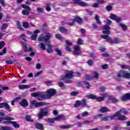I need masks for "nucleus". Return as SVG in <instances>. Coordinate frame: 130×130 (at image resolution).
<instances>
[{
	"label": "nucleus",
	"mask_w": 130,
	"mask_h": 130,
	"mask_svg": "<svg viewBox=\"0 0 130 130\" xmlns=\"http://www.w3.org/2000/svg\"><path fill=\"white\" fill-rule=\"evenodd\" d=\"M14 119L15 118H14L13 117H0V123H1L3 120H7L3 121V124L6 125H10V124H12V122L13 121L11 120H14Z\"/></svg>",
	"instance_id": "nucleus-1"
},
{
	"label": "nucleus",
	"mask_w": 130,
	"mask_h": 130,
	"mask_svg": "<svg viewBox=\"0 0 130 130\" xmlns=\"http://www.w3.org/2000/svg\"><path fill=\"white\" fill-rule=\"evenodd\" d=\"M47 94H42L41 92H34L31 93V96L32 97H41L43 99H49V89H48L47 91Z\"/></svg>",
	"instance_id": "nucleus-2"
},
{
	"label": "nucleus",
	"mask_w": 130,
	"mask_h": 130,
	"mask_svg": "<svg viewBox=\"0 0 130 130\" xmlns=\"http://www.w3.org/2000/svg\"><path fill=\"white\" fill-rule=\"evenodd\" d=\"M80 106H82L83 108L88 106V103L86 99H83L81 101L77 100L76 101L74 107H80Z\"/></svg>",
	"instance_id": "nucleus-3"
},
{
	"label": "nucleus",
	"mask_w": 130,
	"mask_h": 130,
	"mask_svg": "<svg viewBox=\"0 0 130 130\" xmlns=\"http://www.w3.org/2000/svg\"><path fill=\"white\" fill-rule=\"evenodd\" d=\"M66 75H63L61 77V80L62 81H66V80H70L71 79H72L74 78V72L73 71H70L69 70H67L66 71Z\"/></svg>",
	"instance_id": "nucleus-4"
},
{
	"label": "nucleus",
	"mask_w": 130,
	"mask_h": 130,
	"mask_svg": "<svg viewBox=\"0 0 130 130\" xmlns=\"http://www.w3.org/2000/svg\"><path fill=\"white\" fill-rule=\"evenodd\" d=\"M115 117H118V120H120V121H123L127 119V118L125 116H119L117 112H116L115 114L110 116V119L111 120H114Z\"/></svg>",
	"instance_id": "nucleus-5"
},
{
	"label": "nucleus",
	"mask_w": 130,
	"mask_h": 130,
	"mask_svg": "<svg viewBox=\"0 0 130 130\" xmlns=\"http://www.w3.org/2000/svg\"><path fill=\"white\" fill-rule=\"evenodd\" d=\"M87 98H88V99H92V100H97L99 102H102V101H104L105 100L104 97H98L97 96L93 94H89L87 95Z\"/></svg>",
	"instance_id": "nucleus-6"
},
{
	"label": "nucleus",
	"mask_w": 130,
	"mask_h": 130,
	"mask_svg": "<svg viewBox=\"0 0 130 130\" xmlns=\"http://www.w3.org/2000/svg\"><path fill=\"white\" fill-rule=\"evenodd\" d=\"M48 114V112L45 111V109H41L40 113L38 114L39 119H42L43 116H45Z\"/></svg>",
	"instance_id": "nucleus-7"
},
{
	"label": "nucleus",
	"mask_w": 130,
	"mask_h": 130,
	"mask_svg": "<svg viewBox=\"0 0 130 130\" xmlns=\"http://www.w3.org/2000/svg\"><path fill=\"white\" fill-rule=\"evenodd\" d=\"M30 104L31 105L34 106V107H40V106H43L44 105H45V103L44 102H41L37 103L36 101L35 100H33L32 101H31Z\"/></svg>",
	"instance_id": "nucleus-8"
},
{
	"label": "nucleus",
	"mask_w": 130,
	"mask_h": 130,
	"mask_svg": "<svg viewBox=\"0 0 130 130\" xmlns=\"http://www.w3.org/2000/svg\"><path fill=\"white\" fill-rule=\"evenodd\" d=\"M5 108V109L7 110L8 112H11V111H12V110H11V107H10V105H9V104H8V103H0V108Z\"/></svg>",
	"instance_id": "nucleus-9"
},
{
	"label": "nucleus",
	"mask_w": 130,
	"mask_h": 130,
	"mask_svg": "<svg viewBox=\"0 0 130 130\" xmlns=\"http://www.w3.org/2000/svg\"><path fill=\"white\" fill-rule=\"evenodd\" d=\"M73 4L79 5V6H81V7H88L89 6V4L81 2L80 0H73Z\"/></svg>",
	"instance_id": "nucleus-10"
},
{
	"label": "nucleus",
	"mask_w": 130,
	"mask_h": 130,
	"mask_svg": "<svg viewBox=\"0 0 130 130\" xmlns=\"http://www.w3.org/2000/svg\"><path fill=\"white\" fill-rule=\"evenodd\" d=\"M110 18L111 19V20H114L117 22V23H120V21H121V17H119L115 14H111Z\"/></svg>",
	"instance_id": "nucleus-11"
},
{
	"label": "nucleus",
	"mask_w": 130,
	"mask_h": 130,
	"mask_svg": "<svg viewBox=\"0 0 130 130\" xmlns=\"http://www.w3.org/2000/svg\"><path fill=\"white\" fill-rule=\"evenodd\" d=\"M39 41L42 42H47L49 40V33H48L47 35L44 37H39L38 38Z\"/></svg>",
	"instance_id": "nucleus-12"
},
{
	"label": "nucleus",
	"mask_w": 130,
	"mask_h": 130,
	"mask_svg": "<svg viewBox=\"0 0 130 130\" xmlns=\"http://www.w3.org/2000/svg\"><path fill=\"white\" fill-rule=\"evenodd\" d=\"M103 34H107V35H109L110 34V26L108 25H105L103 26Z\"/></svg>",
	"instance_id": "nucleus-13"
},
{
	"label": "nucleus",
	"mask_w": 130,
	"mask_h": 130,
	"mask_svg": "<svg viewBox=\"0 0 130 130\" xmlns=\"http://www.w3.org/2000/svg\"><path fill=\"white\" fill-rule=\"evenodd\" d=\"M74 51H73L74 54H76V55H80L82 51L79 46H75L74 47Z\"/></svg>",
	"instance_id": "nucleus-14"
},
{
	"label": "nucleus",
	"mask_w": 130,
	"mask_h": 130,
	"mask_svg": "<svg viewBox=\"0 0 130 130\" xmlns=\"http://www.w3.org/2000/svg\"><path fill=\"white\" fill-rule=\"evenodd\" d=\"M19 105L22 106V107L25 108L29 105V104L28 103V101L26 99H23L22 101L19 102Z\"/></svg>",
	"instance_id": "nucleus-15"
},
{
	"label": "nucleus",
	"mask_w": 130,
	"mask_h": 130,
	"mask_svg": "<svg viewBox=\"0 0 130 130\" xmlns=\"http://www.w3.org/2000/svg\"><path fill=\"white\" fill-rule=\"evenodd\" d=\"M117 113H118L119 116H124V115H126L127 113H128V112L127 111L125 110L124 108L121 109L119 111H117ZM121 113H123V115H121Z\"/></svg>",
	"instance_id": "nucleus-16"
},
{
	"label": "nucleus",
	"mask_w": 130,
	"mask_h": 130,
	"mask_svg": "<svg viewBox=\"0 0 130 130\" xmlns=\"http://www.w3.org/2000/svg\"><path fill=\"white\" fill-rule=\"evenodd\" d=\"M74 21L75 22H77V23H78V24H83L84 20H83V19H82V18L76 16L74 17Z\"/></svg>",
	"instance_id": "nucleus-17"
},
{
	"label": "nucleus",
	"mask_w": 130,
	"mask_h": 130,
	"mask_svg": "<svg viewBox=\"0 0 130 130\" xmlns=\"http://www.w3.org/2000/svg\"><path fill=\"white\" fill-rule=\"evenodd\" d=\"M57 91L56 90L53 88H50L49 89V99L52 97H53L55 94H56Z\"/></svg>",
	"instance_id": "nucleus-18"
},
{
	"label": "nucleus",
	"mask_w": 130,
	"mask_h": 130,
	"mask_svg": "<svg viewBox=\"0 0 130 130\" xmlns=\"http://www.w3.org/2000/svg\"><path fill=\"white\" fill-rule=\"evenodd\" d=\"M66 43L67 44V47H66V49L69 52H72V49L70 48V46H72V43L70 42L69 40L66 41Z\"/></svg>",
	"instance_id": "nucleus-19"
},
{
	"label": "nucleus",
	"mask_w": 130,
	"mask_h": 130,
	"mask_svg": "<svg viewBox=\"0 0 130 130\" xmlns=\"http://www.w3.org/2000/svg\"><path fill=\"white\" fill-rule=\"evenodd\" d=\"M130 93H127L125 94L124 95L121 96V101H127V100H129Z\"/></svg>",
	"instance_id": "nucleus-20"
},
{
	"label": "nucleus",
	"mask_w": 130,
	"mask_h": 130,
	"mask_svg": "<svg viewBox=\"0 0 130 130\" xmlns=\"http://www.w3.org/2000/svg\"><path fill=\"white\" fill-rule=\"evenodd\" d=\"M109 111H110V110L106 107H102L100 109V112H101V113H105Z\"/></svg>",
	"instance_id": "nucleus-21"
},
{
	"label": "nucleus",
	"mask_w": 130,
	"mask_h": 130,
	"mask_svg": "<svg viewBox=\"0 0 130 130\" xmlns=\"http://www.w3.org/2000/svg\"><path fill=\"white\" fill-rule=\"evenodd\" d=\"M109 100H111V101H112V103H113V104H116V103H117V102H119V101L116 98L111 95L109 96Z\"/></svg>",
	"instance_id": "nucleus-22"
},
{
	"label": "nucleus",
	"mask_w": 130,
	"mask_h": 130,
	"mask_svg": "<svg viewBox=\"0 0 130 130\" xmlns=\"http://www.w3.org/2000/svg\"><path fill=\"white\" fill-rule=\"evenodd\" d=\"M35 126L37 128V129L40 130H43L44 128V126L43 125V124L38 122L36 123V124H35Z\"/></svg>",
	"instance_id": "nucleus-23"
},
{
	"label": "nucleus",
	"mask_w": 130,
	"mask_h": 130,
	"mask_svg": "<svg viewBox=\"0 0 130 130\" xmlns=\"http://www.w3.org/2000/svg\"><path fill=\"white\" fill-rule=\"evenodd\" d=\"M59 31L63 34H67L69 32V29L64 28V27L60 26L59 28Z\"/></svg>",
	"instance_id": "nucleus-24"
},
{
	"label": "nucleus",
	"mask_w": 130,
	"mask_h": 130,
	"mask_svg": "<svg viewBox=\"0 0 130 130\" xmlns=\"http://www.w3.org/2000/svg\"><path fill=\"white\" fill-rule=\"evenodd\" d=\"M31 86H30L29 85H19L18 86L19 89L21 90H24V89H29V88H30Z\"/></svg>",
	"instance_id": "nucleus-25"
},
{
	"label": "nucleus",
	"mask_w": 130,
	"mask_h": 130,
	"mask_svg": "<svg viewBox=\"0 0 130 130\" xmlns=\"http://www.w3.org/2000/svg\"><path fill=\"white\" fill-rule=\"evenodd\" d=\"M71 127H73L72 125H60V128H61V129H68L69 128H71Z\"/></svg>",
	"instance_id": "nucleus-26"
},
{
	"label": "nucleus",
	"mask_w": 130,
	"mask_h": 130,
	"mask_svg": "<svg viewBox=\"0 0 130 130\" xmlns=\"http://www.w3.org/2000/svg\"><path fill=\"white\" fill-rule=\"evenodd\" d=\"M31 115H26L25 116V119L26 121H28L29 122H33L34 120L31 118Z\"/></svg>",
	"instance_id": "nucleus-27"
},
{
	"label": "nucleus",
	"mask_w": 130,
	"mask_h": 130,
	"mask_svg": "<svg viewBox=\"0 0 130 130\" xmlns=\"http://www.w3.org/2000/svg\"><path fill=\"white\" fill-rule=\"evenodd\" d=\"M16 25L18 29L21 30V31H24V28L22 27V25H21V22L19 21H16Z\"/></svg>",
	"instance_id": "nucleus-28"
},
{
	"label": "nucleus",
	"mask_w": 130,
	"mask_h": 130,
	"mask_svg": "<svg viewBox=\"0 0 130 130\" xmlns=\"http://www.w3.org/2000/svg\"><path fill=\"white\" fill-rule=\"evenodd\" d=\"M123 78L128 79H130V73L124 71V73H123Z\"/></svg>",
	"instance_id": "nucleus-29"
},
{
	"label": "nucleus",
	"mask_w": 130,
	"mask_h": 130,
	"mask_svg": "<svg viewBox=\"0 0 130 130\" xmlns=\"http://www.w3.org/2000/svg\"><path fill=\"white\" fill-rule=\"evenodd\" d=\"M22 14L23 16H28V15H30V10H23L22 11Z\"/></svg>",
	"instance_id": "nucleus-30"
},
{
	"label": "nucleus",
	"mask_w": 130,
	"mask_h": 130,
	"mask_svg": "<svg viewBox=\"0 0 130 130\" xmlns=\"http://www.w3.org/2000/svg\"><path fill=\"white\" fill-rule=\"evenodd\" d=\"M85 79L87 81H91V80H93L94 79V76H92L88 74H86L85 76Z\"/></svg>",
	"instance_id": "nucleus-31"
},
{
	"label": "nucleus",
	"mask_w": 130,
	"mask_h": 130,
	"mask_svg": "<svg viewBox=\"0 0 130 130\" xmlns=\"http://www.w3.org/2000/svg\"><path fill=\"white\" fill-rule=\"evenodd\" d=\"M95 20L97 24H98V25H102V22L100 21V18H99V16L95 15Z\"/></svg>",
	"instance_id": "nucleus-32"
},
{
	"label": "nucleus",
	"mask_w": 130,
	"mask_h": 130,
	"mask_svg": "<svg viewBox=\"0 0 130 130\" xmlns=\"http://www.w3.org/2000/svg\"><path fill=\"white\" fill-rule=\"evenodd\" d=\"M17 121H12L11 124H13V126H14V127H15V128H19L20 124L17 123Z\"/></svg>",
	"instance_id": "nucleus-33"
},
{
	"label": "nucleus",
	"mask_w": 130,
	"mask_h": 130,
	"mask_svg": "<svg viewBox=\"0 0 130 130\" xmlns=\"http://www.w3.org/2000/svg\"><path fill=\"white\" fill-rule=\"evenodd\" d=\"M120 42H121V41H120V39L118 38H116L113 40V44H118V43H120Z\"/></svg>",
	"instance_id": "nucleus-34"
},
{
	"label": "nucleus",
	"mask_w": 130,
	"mask_h": 130,
	"mask_svg": "<svg viewBox=\"0 0 130 130\" xmlns=\"http://www.w3.org/2000/svg\"><path fill=\"white\" fill-rule=\"evenodd\" d=\"M110 119V116H106L101 118L102 121H108Z\"/></svg>",
	"instance_id": "nucleus-35"
},
{
	"label": "nucleus",
	"mask_w": 130,
	"mask_h": 130,
	"mask_svg": "<svg viewBox=\"0 0 130 130\" xmlns=\"http://www.w3.org/2000/svg\"><path fill=\"white\" fill-rule=\"evenodd\" d=\"M63 117H64V115H58L55 118V120H56V121H58V120H60V119H62Z\"/></svg>",
	"instance_id": "nucleus-36"
},
{
	"label": "nucleus",
	"mask_w": 130,
	"mask_h": 130,
	"mask_svg": "<svg viewBox=\"0 0 130 130\" xmlns=\"http://www.w3.org/2000/svg\"><path fill=\"white\" fill-rule=\"evenodd\" d=\"M7 28H8V24L4 23L1 26V31L2 32H4V30H6V29H7Z\"/></svg>",
	"instance_id": "nucleus-37"
},
{
	"label": "nucleus",
	"mask_w": 130,
	"mask_h": 130,
	"mask_svg": "<svg viewBox=\"0 0 130 130\" xmlns=\"http://www.w3.org/2000/svg\"><path fill=\"white\" fill-rule=\"evenodd\" d=\"M21 8H22V9H25V10H28V11H31V9L30 8V7L25 4L21 5Z\"/></svg>",
	"instance_id": "nucleus-38"
},
{
	"label": "nucleus",
	"mask_w": 130,
	"mask_h": 130,
	"mask_svg": "<svg viewBox=\"0 0 130 130\" xmlns=\"http://www.w3.org/2000/svg\"><path fill=\"white\" fill-rule=\"evenodd\" d=\"M120 26L121 27L123 31H126L127 30V25L123 24H120Z\"/></svg>",
	"instance_id": "nucleus-39"
},
{
	"label": "nucleus",
	"mask_w": 130,
	"mask_h": 130,
	"mask_svg": "<svg viewBox=\"0 0 130 130\" xmlns=\"http://www.w3.org/2000/svg\"><path fill=\"white\" fill-rule=\"evenodd\" d=\"M12 130V128L10 126H2L1 128H0V130Z\"/></svg>",
	"instance_id": "nucleus-40"
},
{
	"label": "nucleus",
	"mask_w": 130,
	"mask_h": 130,
	"mask_svg": "<svg viewBox=\"0 0 130 130\" xmlns=\"http://www.w3.org/2000/svg\"><path fill=\"white\" fill-rule=\"evenodd\" d=\"M77 44L78 45H83L84 44V41L81 38H79L77 40Z\"/></svg>",
	"instance_id": "nucleus-41"
},
{
	"label": "nucleus",
	"mask_w": 130,
	"mask_h": 130,
	"mask_svg": "<svg viewBox=\"0 0 130 130\" xmlns=\"http://www.w3.org/2000/svg\"><path fill=\"white\" fill-rule=\"evenodd\" d=\"M55 38L58 39V40H62V39H63V38H62V37H61V36H60V34H55Z\"/></svg>",
	"instance_id": "nucleus-42"
},
{
	"label": "nucleus",
	"mask_w": 130,
	"mask_h": 130,
	"mask_svg": "<svg viewBox=\"0 0 130 130\" xmlns=\"http://www.w3.org/2000/svg\"><path fill=\"white\" fill-rule=\"evenodd\" d=\"M55 51H56V52H57V54L58 55H59V56H61V55H62L61 51H60V50L58 49V48L55 49Z\"/></svg>",
	"instance_id": "nucleus-43"
},
{
	"label": "nucleus",
	"mask_w": 130,
	"mask_h": 130,
	"mask_svg": "<svg viewBox=\"0 0 130 130\" xmlns=\"http://www.w3.org/2000/svg\"><path fill=\"white\" fill-rule=\"evenodd\" d=\"M84 85L86 86L87 89H89L91 87V85H90V83L87 81H83V82Z\"/></svg>",
	"instance_id": "nucleus-44"
},
{
	"label": "nucleus",
	"mask_w": 130,
	"mask_h": 130,
	"mask_svg": "<svg viewBox=\"0 0 130 130\" xmlns=\"http://www.w3.org/2000/svg\"><path fill=\"white\" fill-rule=\"evenodd\" d=\"M22 26L24 27V28H29V23H28L27 21H24L23 22Z\"/></svg>",
	"instance_id": "nucleus-45"
},
{
	"label": "nucleus",
	"mask_w": 130,
	"mask_h": 130,
	"mask_svg": "<svg viewBox=\"0 0 130 130\" xmlns=\"http://www.w3.org/2000/svg\"><path fill=\"white\" fill-rule=\"evenodd\" d=\"M37 36H38L37 34H34L31 35L30 37L31 40H34V41L36 40V39H37Z\"/></svg>",
	"instance_id": "nucleus-46"
},
{
	"label": "nucleus",
	"mask_w": 130,
	"mask_h": 130,
	"mask_svg": "<svg viewBox=\"0 0 130 130\" xmlns=\"http://www.w3.org/2000/svg\"><path fill=\"white\" fill-rule=\"evenodd\" d=\"M40 48L42 49L43 50H45L46 49V46H45V45L43 43H40Z\"/></svg>",
	"instance_id": "nucleus-47"
},
{
	"label": "nucleus",
	"mask_w": 130,
	"mask_h": 130,
	"mask_svg": "<svg viewBox=\"0 0 130 130\" xmlns=\"http://www.w3.org/2000/svg\"><path fill=\"white\" fill-rule=\"evenodd\" d=\"M5 45H6V43L4 41L0 42V49H2L5 47Z\"/></svg>",
	"instance_id": "nucleus-48"
},
{
	"label": "nucleus",
	"mask_w": 130,
	"mask_h": 130,
	"mask_svg": "<svg viewBox=\"0 0 130 130\" xmlns=\"http://www.w3.org/2000/svg\"><path fill=\"white\" fill-rule=\"evenodd\" d=\"M112 6L110 5H108L106 7V11H108V12H110V11H112Z\"/></svg>",
	"instance_id": "nucleus-49"
},
{
	"label": "nucleus",
	"mask_w": 130,
	"mask_h": 130,
	"mask_svg": "<svg viewBox=\"0 0 130 130\" xmlns=\"http://www.w3.org/2000/svg\"><path fill=\"white\" fill-rule=\"evenodd\" d=\"M106 41L107 42L111 43V44H113V40H112L111 38H109V37L106 39Z\"/></svg>",
	"instance_id": "nucleus-50"
},
{
	"label": "nucleus",
	"mask_w": 130,
	"mask_h": 130,
	"mask_svg": "<svg viewBox=\"0 0 130 130\" xmlns=\"http://www.w3.org/2000/svg\"><path fill=\"white\" fill-rule=\"evenodd\" d=\"M124 73V71H120L117 75V77L118 78H121V77H123V73Z\"/></svg>",
	"instance_id": "nucleus-51"
},
{
	"label": "nucleus",
	"mask_w": 130,
	"mask_h": 130,
	"mask_svg": "<svg viewBox=\"0 0 130 130\" xmlns=\"http://www.w3.org/2000/svg\"><path fill=\"white\" fill-rule=\"evenodd\" d=\"M38 13H41V14L44 13L43 8L39 7L37 9Z\"/></svg>",
	"instance_id": "nucleus-52"
},
{
	"label": "nucleus",
	"mask_w": 130,
	"mask_h": 130,
	"mask_svg": "<svg viewBox=\"0 0 130 130\" xmlns=\"http://www.w3.org/2000/svg\"><path fill=\"white\" fill-rule=\"evenodd\" d=\"M71 96H76V95H79V92L78 91H72L71 94Z\"/></svg>",
	"instance_id": "nucleus-53"
},
{
	"label": "nucleus",
	"mask_w": 130,
	"mask_h": 130,
	"mask_svg": "<svg viewBox=\"0 0 130 130\" xmlns=\"http://www.w3.org/2000/svg\"><path fill=\"white\" fill-rule=\"evenodd\" d=\"M94 74V76H93V78H95V79H99V74L98 73H97V72H94L93 73Z\"/></svg>",
	"instance_id": "nucleus-54"
},
{
	"label": "nucleus",
	"mask_w": 130,
	"mask_h": 130,
	"mask_svg": "<svg viewBox=\"0 0 130 130\" xmlns=\"http://www.w3.org/2000/svg\"><path fill=\"white\" fill-rule=\"evenodd\" d=\"M25 37H26V36L24 34H22L20 36V39H22V40H24V41H27V40L25 39Z\"/></svg>",
	"instance_id": "nucleus-55"
},
{
	"label": "nucleus",
	"mask_w": 130,
	"mask_h": 130,
	"mask_svg": "<svg viewBox=\"0 0 130 130\" xmlns=\"http://www.w3.org/2000/svg\"><path fill=\"white\" fill-rule=\"evenodd\" d=\"M75 20L74 19H72V22H69L68 23L69 26H70L71 27L73 26H75Z\"/></svg>",
	"instance_id": "nucleus-56"
},
{
	"label": "nucleus",
	"mask_w": 130,
	"mask_h": 130,
	"mask_svg": "<svg viewBox=\"0 0 130 130\" xmlns=\"http://www.w3.org/2000/svg\"><path fill=\"white\" fill-rule=\"evenodd\" d=\"M87 63H88V66H90V67L93 66V61H92V60L91 59H89L87 61Z\"/></svg>",
	"instance_id": "nucleus-57"
},
{
	"label": "nucleus",
	"mask_w": 130,
	"mask_h": 130,
	"mask_svg": "<svg viewBox=\"0 0 130 130\" xmlns=\"http://www.w3.org/2000/svg\"><path fill=\"white\" fill-rule=\"evenodd\" d=\"M5 63H7V64H13L14 61H11L10 60H7L5 61Z\"/></svg>",
	"instance_id": "nucleus-58"
},
{
	"label": "nucleus",
	"mask_w": 130,
	"mask_h": 130,
	"mask_svg": "<svg viewBox=\"0 0 130 130\" xmlns=\"http://www.w3.org/2000/svg\"><path fill=\"white\" fill-rule=\"evenodd\" d=\"M64 83H65V84H72V83H73V80L69 79L68 80L64 81Z\"/></svg>",
	"instance_id": "nucleus-59"
},
{
	"label": "nucleus",
	"mask_w": 130,
	"mask_h": 130,
	"mask_svg": "<svg viewBox=\"0 0 130 130\" xmlns=\"http://www.w3.org/2000/svg\"><path fill=\"white\" fill-rule=\"evenodd\" d=\"M103 70H106L108 69V64H104L102 66Z\"/></svg>",
	"instance_id": "nucleus-60"
},
{
	"label": "nucleus",
	"mask_w": 130,
	"mask_h": 130,
	"mask_svg": "<svg viewBox=\"0 0 130 130\" xmlns=\"http://www.w3.org/2000/svg\"><path fill=\"white\" fill-rule=\"evenodd\" d=\"M123 88V87H122V86L120 85H118L117 87H116V90H117V91H120V90H122Z\"/></svg>",
	"instance_id": "nucleus-61"
},
{
	"label": "nucleus",
	"mask_w": 130,
	"mask_h": 130,
	"mask_svg": "<svg viewBox=\"0 0 130 130\" xmlns=\"http://www.w3.org/2000/svg\"><path fill=\"white\" fill-rule=\"evenodd\" d=\"M99 89H100V91L102 92H105V87L104 86H100Z\"/></svg>",
	"instance_id": "nucleus-62"
},
{
	"label": "nucleus",
	"mask_w": 130,
	"mask_h": 130,
	"mask_svg": "<svg viewBox=\"0 0 130 130\" xmlns=\"http://www.w3.org/2000/svg\"><path fill=\"white\" fill-rule=\"evenodd\" d=\"M121 68L122 69L126 70L128 69V66L125 64H122V65H121Z\"/></svg>",
	"instance_id": "nucleus-63"
},
{
	"label": "nucleus",
	"mask_w": 130,
	"mask_h": 130,
	"mask_svg": "<svg viewBox=\"0 0 130 130\" xmlns=\"http://www.w3.org/2000/svg\"><path fill=\"white\" fill-rule=\"evenodd\" d=\"M92 28H93V29H95V30H97V29H98V25H97V24L95 23H93L92 24Z\"/></svg>",
	"instance_id": "nucleus-64"
}]
</instances>
